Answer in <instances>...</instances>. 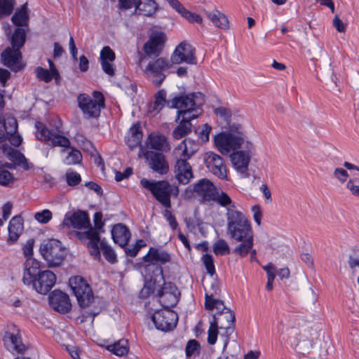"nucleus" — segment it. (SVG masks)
Listing matches in <instances>:
<instances>
[{
  "label": "nucleus",
  "instance_id": "obj_53",
  "mask_svg": "<svg viewBox=\"0 0 359 359\" xmlns=\"http://www.w3.org/2000/svg\"><path fill=\"white\" fill-rule=\"evenodd\" d=\"M219 327L215 325V323L210 322V325L208 329V342L213 345L216 343L217 335H218V329Z\"/></svg>",
  "mask_w": 359,
  "mask_h": 359
},
{
  "label": "nucleus",
  "instance_id": "obj_6",
  "mask_svg": "<svg viewBox=\"0 0 359 359\" xmlns=\"http://www.w3.org/2000/svg\"><path fill=\"white\" fill-rule=\"evenodd\" d=\"M36 128V137L39 140L43 141L52 147H68L70 144L69 140L61 135V131L57 126L56 131H50L47 127L40 121L35 123Z\"/></svg>",
  "mask_w": 359,
  "mask_h": 359
},
{
  "label": "nucleus",
  "instance_id": "obj_7",
  "mask_svg": "<svg viewBox=\"0 0 359 359\" xmlns=\"http://www.w3.org/2000/svg\"><path fill=\"white\" fill-rule=\"evenodd\" d=\"M69 283L79 306L82 308L88 306L94 297L91 287L86 280L81 276H74L69 279Z\"/></svg>",
  "mask_w": 359,
  "mask_h": 359
},
{
  "label": "nucleus",
  "instance_id": "obj_26",
  "mask_svg": "<svg viewBox=\"0 0 359 359\" xmlns=\"http://www.w3.org/2000/svg\"><path fill=\"white\" fill-rule=\"evenodd\" d=\"M216 189L213 183L206 178L201 179L194 184L196 194L201 197L204 201H211Z\"/></svg>",
  "mask_w": 359,
  "mask_h": 359
},
{
  "label": "nucleus",
  "instance_id": "obj_10",
  "mask_svg": "<svg viewBox=\"0 0 359 359\" xmlns=\"http://www.w3.org/2000/svg\"><path fill=\"white\" fill-rule=\"evenodd\" d=\"M194 94L175 96L168 100L167 105L170 108L177 109V119L180 116H191L194 113L199 114L198 109L196 107Z\"/></svg>",
  "mask_w": 359,
  "mask_h": 359
},
{
  "label": "nucleus",
  "instance_id": "obj_19",
  "mask_svg": "<svg viewBox=\"0 0 359 359\" xmlns=\"http://www.w3.org/2000/svg\"><path fill=\"white\" fill-rule=\"evenodd\" d=\"M61 226L78 229H86L90 226V219L87 212L79 210L72 214H66Z\"/></svg>",
  "mask_w": 359,
  "mask_h": 359
},
{
  "label": "nucleus",
  "instance_id": "obj_58",
  "mask_svg": "<svg viewBox=\"0 0 359 359\" xmlns=\"http://www.w3.org/2000/svg\"><path fill=\"white\" fill-rule=\"evenodd\" d=\"M333 175L341 183L345 182L348 177L347 171L341 168L334 169Z\"/></svg>",
  "mask_w": 359,
  "mask_h": 359
},
{
  "label": "nucleus",
  "instance_id": "obj_55",
  "mask_svg": "<svg viewBox=\"0 0 359 359\" xmlns=\"http://www.w3.org/2000/svg\"><path fill=\"white\" fill-rule=\"evenodd\" d=\"M9 339L13 345L14 349L17 352L22 353L25 350V346L22 344L20 337L11 334Z\"/></svg>",
  "mask_w": 359,
  "mask_h": 359
},
{
  "label": "nucleus",
  "instance_id": "obj_27",
  "mask_svg": "<svg viewBox=\"0 0 359 359\" xmlns=\"http://www.w3.org/2000/svg\"><path fill=\"white\" fill-rule=\"evenodd\" d=\"M115 58V53L109 46H104L101 50L100 60L102 70L110 76L115 74V69L113 65Z\"/></svg>",
  "mask_w": 359,
  "mask_h": 359
},
{
  "label": "nucleus",
  "instance_id": "obj_24",
  "mask_svg": "<svg viewBox=\"0 0 359 359\" xmlns=\"http://www.w3.org/2000/svg\"><path fill=\"white\" fill-rule=\"evenodd\" d=\"M143 259L145 262L163 265L171 261V255L161 247H151Z\"/></svg>",
  "mask_w": 359,
  "mask_h": 359
},
{
  "label": "nucleus",
  "instance_id": "obj_64",
  "mask_svg": "<svg viewBox=\"0 0 359 359\" xmlns=\"http://www.w3.org/2000/svg\"><path fill=\"white\" fill-rule=\"evenodd\" d=\"M212 128L208 124L203 125L201 130L199 132L198 137L202 142H206L209 140V135Z\"/></svg>",
  "mask_w": 359,
  "mask_h": 359
},
{
  "label": "nucleus",
  "instance_id": "obj_15",
  "mask_svg": "<svg viewBox=\"0 0 359 359\" xmlns=\"http://www.w3.org/2000/svg\"><path fill=\"white\" fill-rule=\"evenodd\" d=\"M204 163L212 175L221 180H228L226 166L222 156L214 152H207L204 156Z\"/></svg>",
  "mask_w": 359,
  "mask_h": 359
},
{
  "label": "nucleus",
  "instance_id": "obj_2",
  "mask_svg": "<svg viewBox=\"0 0 359 359\" xmlns=\"http://www.w3.org/2000/svg\"><path fill=\"white\" fill-rule=\"evenodd\" d=\"M26 41V33L23 28H17L11 39V47L6 48L1 54L3 64L18 72L22 68L21 48Z\"/></svg>",
  "mask_w": 359,
  "mask_h": 359
},
{
  "label": "nucleus",
  "instance_id": "obj_29",
  "mask_svg": "<svg viewBox=\"0 0 359 359\" xmlns=\"http://www.w3.org/2000/svg\"><path fill=\"white\" fill-rule=\"evenodd\" d=\"M24 229L23 219L21 216L13 217L8 225V243L13 244L18 241Z\"/></svg>",
  "mask_w": 359,
  "mask_h": 359
},
{
  "label": "nucleus",
  "instance_id": "obj_44",
  "mask_svg": "<svg viewBox=\"0 0 359 359\" xmlns=\"http://www.w3.org/2000/svg\"><path fill=\"white\" fill-rule=\"evenodd\" d=\"M82 161V154L78 149H73L68 154L64 160V163L66 165H75L79 163Z\"/></svg>",
  "mask_w": 359,
  "mask_h": 359
},
{
  "label": "nucleus",
  "instance_id": "obj_33",
  "mask_svg": "<svg viewBox=\"0 0 359 359\" xmlns=\"http://www.w3.org/2000/svg\"><path fill=\"white\" fill-rule=\"evenodd\" d=\"M142 136L140 125L139 123H135L129 129L128 135L126 137V144L130 149L140 146Z\"/></svg>",
  "mask_w": 359,
  "mask_h": 359
},
{
  "label": "nucleus",
  "instance_id": "obj_52",
  "mask_svg": "<svg viewBox=\"0 0 359 359\" xmlns=\"http://www.w3.org/2000/svg\"><path fill=\"white\" fill-rule=\"evenodd\" d=\"M202 261L205 266L207 272L210 276H213L215 273V269L212 256L209 254L204 255L202 257Z\"/></svg>",
  "mask_w": 359,
  "mask_h": 359
},
{
  "label": "nucleus",
  "instance_id": "obj_45",
  "mask_svg": "<svg viewBox=\"0 0 359 359\" xmlns=\"http://www.w3.org/2000/svg\"><path fill=\"white\" fill-rule=\"evenodd\" d=\"M4 127L7 135H13L18 130V123L13 116H8L4 121Z\"/></svg>",
  "mask_w": 359,
  "mask_h": 359
},
{
  "label": "nucleus",
  "instance_id": "obj_63",
  "mask_svg": "<svg viewBox=\"0 0 359 359\" xmlns=\"http://www.w3.org/2000/svg\"><path fill=\"white\" fill-rule=\"evenodd\" d=\"M34 243V239H29L23 246V254L27 259L32 257Z\"/></svg>",
  "mask_w": 359,
  "mask_h": 359
},
{
  "label": "nucleus",
  "instance_id": "obj_40",
  "mask_svg": "<svg viewBox=\"0 0 359 359\" xmlns=\"http://www.w3.org/2000/svg\"><path fill=\"white\" fill-rule=\"evenodd\" d=\"M29 17L27 4L22 6L20 10L17 11L12 17L13 22L18 26H25L28 22Z\"/></svg>",
  "mask_w": 359,
  "mask_h": 359
},
{
  "label": "nucleus",
  "instance_id": "obj_42",
  "mask_svg": "<svg viewBox=\"0 0 359 359\" xmlns=\"http://www.w3.org/2000/svg\"><path fill=\"white\" fill-rule=\"evenodd\" d=\"M98 231L99 229L90 227L89 229L83 233H79L78 236L80 239L83 238V237H86L87 239H88L89 241L88 244H93L94 243L100 244L101 241Z\"/></svg>",
  "mask_w": 359,
  "mask_h": 359
},
{
  "label": "nucleus",
  "instance_id": "obj_31",
  "mask_svg": "<svg viewBox=\"0 0 359 359\" xmlns=\"http://www.w3.org/2000/svg\"><path fill=\"white\" fill-rule=\"evenodd\" d=\"M198 117V113H194L191 116H182L180 124L172 131V136L175 139H180L191 131V121Z\"/></svg>",
  "mask_w": 359,
  "mask_h": 359
},
{
  "label": "nucleus",
  "instance_id": "obj_16",
  "mask_svg": "<svg viewBox=\"0 0 359 359\" xmlns=\"http://www.w3.org/2000/svg\"><path fill=\"white\" fill-rule=\"evenodd\" d=\"M170 60L173 64L179 65L185 62L189 65H196L195 49L186 41L180 43L172 53Z\"/></svg>",
  "mask_w": 359,
  "mask_h": 359
},
{
  "label": "nucleus",
  "instance_id": "obj_25",
  "mask_svg": "<svg viewBox=\"0 0 359 359\" xmlns=\"http://www.w3.org/2000/svg\"><path fill=\"white\" fill-rule=\"evenodd\" d=\"M40 263L32 257H28L24 264V273L22 281L25 285H30L37 278L39 271Z\"/></svg>",
  "mask_w": 359,
  "mask_h": 359
},
{
  "label": "nucleus",
  "instance_id": "obj_28",
  "mask_svg": "<svg viewBox=\"0 0 359 359\" xmlns=\"http://www.w3.org/2000/svg\"><path fill=\"white\" fill-rule=\"evenodd\" d=\"M200 147L199 143L191 138L184 139L176 148L175 151L180 158H190Z\"/></svg>",
  "mask_w": 359,
  "mask_h": 359
},
{
  "label": "nucleus",
  "instance_id": "obj_34",
  "mask_svg": "<svg viewBox=\"0 0 359 359\" xmlns=\"http://www.w3.org/2000/svg\"><path fill=\"white\" fill-rule=\"evenodd\" d=\"M158 9V4L154 0H138L135 13L144 16H152Z\"/></svg>",
  "mask_w": 359,
  "mask_h": 359
},
{
  "label": "nucleus",
  "instance_id": "obj_22",
  "mask_svg": "<svg viewBox=\"0 0 359 359\" xmlns=\"http://www.w3.org/2000/svg\"><path fill=\"white\" fill-rule=\"evenodd\" d=\"M205 290V307L208 310H213L214 309H219L223 306V302L214 298V296L219 292L218 283L217 280H212L211 283H206Z\"/></svg>",
  "mask_w": 359,
  "mask_h": 359
},
{
  "label": "nucleus",
  "instance_id": "obj_46",
  "mask_svg": "<svg viewBox=\"0 0 359 359\" xmlns=\"http://www.w3.org/2000/svg\"><path fill=\"white\" fill-rule=\"evenodd\" d=\"M214 252L217 255H229L230 253V249L226 241L220 239L217 241L213 247Z\"/></svg>",
  "mask_w": 359,
  "mask_h": 359
},
{
  "label": "nucleus",
  "instance_id": "obj_38",
  "mask_svg": "<svg viewBox=\"0 0 359 359\" xmlns=\"http://www.w3.org/2000/svg\"><path fill=\"white\" fill-rule=\"evenodd\" d=\"M107 349L114 355L122 357L128 354L129 345L127 339H122L107 346Z\"/></svg>",
  "mask_w": 359,
  "mask_h": 359
},
{
  "label": "nucleus",
  "instance_id": "obj_60",
  "mask_svg": "<svg viewBox=\"0 0 359 359\" xmlns=\"http://www.w3.org/2000/svg\"><path fill=\"white\" fill-rule=\"evenodd\" d=\"M182 15L187 19L188 21L191 22H202V18L194 13L189 12L185 9L184 12L182 14Z\"/></svg>",
  "mask_w": 359,
  "mask_h": 359
},
{
  "label": "nucleus",
  "instance_id": "obj_13",
  "mask_svg": "<svg viewBox=\"0 0 359 359\" xmlns=\"http://www.w3.org/2000/svg\"><path fill=\"white\" fill-rule=\"evenodd\" d=\"M214 142L217 149L226 155L231 151L238 149L243 142V138L231 133H220L215 136Z\"/></svg>",
  "mask_w": 359,
  "mask_h": 359
},
{
  "label": "nucleus",
  "instance_id": "obj_50",
  "mask_svg": "<svg viewBox=\"0 0 359 359\" xmlns=\"http://www.w3.org/2000/svg\"><path fill=\"white\" fill-rule=\"evenodd\" d=\"M66 182L70 187L79 184L81 181V175L73 170H69L65 174Z\"/></svg>",
  "mask_w": 359,
  "mask_h": 359
},
{
  "label": "nucleus",
  "instance_id": "obj_17",
  "mask_svg": "<svg viewBox=\"0 0 359 359\" xmlns=\"http://www.w3.org/2000/svg\"><path fill=\"white\" fill-rule=\"evenodd\" d=\"M144 156L149 167L160 175H165L169 170V165L165 156L161 153L146 151Z\"/></svg>",
  "mask_w": 359,
  "mask_h": 359
},
{
  "label": "nucleus",
  "instance_id": "obj_3",
  "mask_svg": "<svg viewBox=\"0 0 359 359\" xmlns=\"http://www.w3.org/2000/svg\"><path fill=\"white\" fill-rule=\"evenodd\" d=\"M226 232L231 238L241 241L253 236L251 224L245 215L237 208L227 210Z\"/></svg>",
  "mask_w": 359,
  "mask_h": 359
},
{
  "label": "nucleus",
  "instance_id": "obj_56",
  "mask_svg": "<svg viewBox=\"0 0 359 359\" xmlns=\"http://www.w3.org/2000/svg\"><path fill=\"white\" fill-rule=\"evenodd\" d=\"M214 111L217 116H220L226 122L230 121V118L231 116V112L229 109H228L225 107H217V108L215 109Z\"/></svg>",
  "mask_w": 359,
  "mask_h": 359
},
{
  "label": "nucleus",
  "instance_id": "obj_21",
  "mask_svg": "<svg viewBox=\"0 0 359 359\" xmlns=\"http://www.w3.org/2000/svg\"><path fill=\"white\" fill-rule=\"evenodd\" d=\"M56 276L55 273L51 271L46 270L39 274L32 285L39 293L46 294L54 286Z\"/></svg>",
  "mask_w": 359,
  "mask_h": 359
},
{
  "label": "nucleus",
  "instance_id": "obj_41",
  "mask_svg": "<svg viewBox=\"0 0 359 359\" xmlns=\"http://www.w3.org/2000/svg\"><path fill=\"white\" fill-rule=\"evenodd\" d=\"M100 248L107 261L111 264H114L117 262L116 255L114 250L104 240L100 241Z\"/></svg>",
  "mask_w": 359,
  "mask_h": 359
},
{
  "label": "nucleus",
  "instance_id": "obj_49",
  "mask_svg": "<svg viewBox=\"0 0 359 359\" xmlns=\"http://www.w3.org/2000/svg\"><path fill=\"white\" fill-rule=\"evenodd\" d=\"M14 0H0V16L8 15L13 10Z\"/></svg>",
  "mask_w": 359,
  "mask_h": 359
},
{
  "label": "nucleus",
  "instance_id": "obj_14",
  "mask_svg": "<svg viewBox=\"0 0 359 359\" xmlns=\"http://www.w3.org/2000/svg\"><path fill=\"white\" fill-rule=\"evenodd\" d=\"M151 320L156 329L167 332L176 327L178 316L170 309L158 310L151 316Z\"/></svg>",
  "mask_w": 359,
  "mask_h": 359
},
{
  "label": "nucleus",
  "instance_id": "obj_43",
  "mask_svg": "<svg viewBox=\"0 0 359 359\" xmlns=\"http://www.w3.org/2000/svg\"><path fill=\"white\" fill-rule=\"evenodd\" d=\"M166 92L164 90H160L156 95L154 102L151 104V109L154 111L158 112L163 107L168 101L165 100Z\"/></svg>",
  "mask_w": 359,
  "mask_h": 359
},
{
  "label": "nucleus",
  "instance_id": "obj_37",
  "mask_svg": "<svg viewBox=\"0 0 359 359\" xmlns=\"http://www.w3.org/2000/svg\"><path fill=\"white\" fill-rule=\"evenodd\" d=\"M205 13L208 18L215 27L223 29H227L229 28V20L224 13L217 10L206 11Z\"/></svg>",
  "mask_w": 359,
  "mask_h": 359
},
{
  "label": "nucleus",
  "instance_id": "obj_8",
  "mask_svg": "<svg viewBox=\"0 0 359 359\" xmlns=\"http://www.w3.org/2000/svg\"><path fill=\"white\" fill-rule=\"evenodd\" d=\"M221 311H217L213 316L212 323L218 326L220 330H225L226 339L224 343V349L226 348L229 337L233 333L235 330V314L233 311L224 305L219 309Z\"/></svg>",
  "mask_w": 359,
  "mask_h": 359
},
{
  "label": "nucleus",
  "instance_id": "obj_9",
  "mask_svg": "<svg viewBox=\"0 0 359 359\" xmlns=\"http://www.w3.org/2000/svg\"><path fill=\"white\" fill-rule=\"evenodd\" d=\"M170 67L169 61L164 57H158L151 60L143 69L146 77L151 79L156 86L161 85L165 78L164 72Z\"/></svg>",
  "mask_w": 359,
  "mask_h": 359
},
{
  "label": "nucleus",
  "instance_id": "obj_59",
  "mask_svg": "<svg viewBox=\"0 0 359 359\" xmlns=\"http://www.w3.org/2000/svg\"><path fill=\"white\" fill-rule=\"evenodd\" d=\"M8 155L11 160L17 162L19 165L26 161L25 156L18 151L12 150L8 153Z\"/></svg>",
  "mask_w": 359,
  "mask_h": 359
},
{
  "label": "nucleus",
  "instance_id": "obj_36",
  "mask_svg": "<svg viewBox=\"0 0 359 359\" xmlns=\"http://www.w3.org/2000/svg\"><path fill=\"white\" fill-rule=\"evenodd\" d=\"M211 201H213L221 207L226 208V210L231 208H236L235 203L231 198L221 189H216Z\"/></svg>",
  "mask_w": 359,
  "mask_h": 359
},
{
  "label": "nucleus",
  "instance_id": "obj_20",
  "mask_svg": "<svg viewBox=\"0 0 359 359\" xmlns=\"http://www.w3.org/2000/svg\"><path fill=\"white\" fill-rule=\"evenodd\" d=\"M49 304L53 310L62 313L69 312L72 308L69 296L60 290H54L49 295Z\"/></svg>",
  "mask_w": 359,
  "mask_h": 359
},
{
  "label": "nucleus",
  "instance_id": "obj_57",
  "mask_svg": "<svg viewBox=\"0 0 359 359\" xmlns=\"http://www.w3.org/2000/svg\"><path fill=\"white\" fill-rule=\"evenodd\" d=\"M199 348L198 342L195 339L189 340L186 346V355L187 357L192 355Z\"/></svg>",
  "mask_w": 359,
  "mask_h": 359
},
{
  "label": "nucleus",
  "instance_id": "obj_11",
  "mask_svg": "<svg viewBox=\"0 0 359 359\" xmlns=\"http://www.w3.org/2000/svg\"><path fill=\"white\" fill-rule=\"evenodd\" d=\"M95 100L86 94L78 97L79 107L88 117H97L104 106V97L101 93L94 92Z\"/></svg>",
  "mask_w": 359,
  "mask_h": 359
},
{
  "label": "nucleus",
  "instance_id": "obj_12",
  "mask_svg": "<svg viewBox=\"0 0 359 359\" xmlns=\"http://www.w3.org/2000/svg\"><path fill=\"white\" fill-rule=\"evenodd\" d=\"M156 295L158 297L161 305L165 309H170L175 307L177 304L180 292L174 283L164 282L156 290Z\"/></svg>",
  "mask_w": 359,
  "mask_h": 359
},
{
  "label": "nucleus",
  "instance_id": "obj_35",
  "mask_svg": "<svg viewBox=\"0 0 359 359\" xmlns=\"http://www.w3.org/2000/svg\"><path fill=\"white\" fill-rule=\"evenodd\" d=\"M148 144L151 149L161 151H166L170 149L167 138L160 134H150L148 137Z\"/></svg>",
  "mask_w": 359,
  "mask_h": 359
},
{
  "label": "nucleus",
  "instance_id": "obj_47",
  "mask_svg": "<svg viewBox=\"0 0 359 359\" xmlns=\"http://www.w3.org/2000/svg\"><path fill=\"white\" fill-rule=\"evenodd\" d=\"M35 73L39 80L45 81L46 83H48L53 79H55V76L51 72H50L48 69L41 67L36 68Z\"/></svg>",
  "mask_w": 359,
  "mask_h": 359
},
{
  "label": "nucleus",
  "instance_id": "obj_54",
  "mask_svg": "<svg viewBox=\"0 0 359 359\" xmlns=\"http://www.w3.org/2000/svg\"><path fill=\"white\" fill-rule=\"evenodd\" d=\"M34 218L40 223L46 224L52 219V212L49 210H43L36 212Z\"/></svg>",
  "mask_w": 359,
  "mask_h": 359
},
{
  "label": "nucleus",
  "instance_id": "obj_18",
  "mask_svg": "<svg viewBox=\"0 0 359 359\" xmlns=\"http://www.w3.org/2000/svg\"><path fill=\"white\" fill-rule=\"evenodd\" d=\"M165 35L162 32H152L144 44L143 50L149 56H158L164 46Z\"/></svg>",
  "mask_w": 359,
  "mask_h": 359
},
{
  "label": "nucleus",
  "instance_id": "obj_1",
  "mask_svg": "<svg viewBox=\"0 0 359 359\" xmlns=\"http://www.w3.org/2000/svg\"><path fill=\"white\" fill-rule=\"evenodd\" d=\"M294 323L288 330V338L299 353L309 352L313 348L318 333L300 319H296Z\"/></svg>",
  "mask_w": 359,
  "mask_h": 359
},
{
  "label": "nucleus",
  "instance_id": "obj_51",
  "mask_svg": "<svg viewBox=\"0 0 359 359\" xmlns=\"http://www.w3.org/2000/svg\"><path fill=\"white\" fill-rule=\"evenodd\" d=\"M14 177L8 170H0V184L9 187L13 183Z\"/></svg>",
  "mask_w": 359,
  "mask_h": 359
},
{
  "label": "nucleus",
  "instance_id": "obj_61",
  "mask_svg": "<svg viewBox=\"0 0 359 359\" xmlns=\"http://www.w3.org/2000/svg\"><path fill=\"white\" fill-rule=\"evenodd\" d=\"M252 212L253 214V219L257 225L261 224V221L262 218V212L261 210V207L259 205H255L251 208Z\"/></svg>",
  "mask_w": 359,
  "mask_h": 359
},
{
  "label": "nucleus",
  "instance_id": "obj_32",
  "mask_svg": "<svg viewBox=\"0 0 359 359\" xmlns=\"http://www.w3.org/2000/svg\"><path fill=\"white\" fill-rule=\"evenodd\" d=\"M231 158L236 170L241 173L247 172L250 163V156L247 152L243 151L233 152L231 156Z\"/></svg>",
  "mask_w": 359,
  "mask_h": 359
},
{
  "label": "nucleus",
  "instance_id": "obj_30",
  "mask_svg": "<svg viewBox=\"0 0 359 359\" xmlns=\"http://www.w3.org/2000/svg\"><path fill=\"white\" fill-rule=\"evenodd\" d=\"M111 236L115 243L126 247L130 238V233L126 225L117 224L111 229Z\"/></svg>",
  "mask_w": 359,
  "mask_h": 359
},
{
  "label": "nucleus",
  "instance_id": "obj_4",
  "mask_svg": "<svg viewBox=\"0 0 359 359\" xmlns=\"http://www.w3.org/2000/svg\"><path fill=\"white\" fill-rule=\"evenodd\" d=\"M140 184L149 190L156 201L167 209L171 207V196L177 197L179 194L178 187L168 181H155L143 178L140 181Z\"/></svg>",
  "mask_w": 359,
  "mask_h": 359
},
{
  "label": "nucleus",
  "instance_id": "obj_5",
  "mask_svg": "<svg viewBox=\"0 0 359 359\" xmlns=\"http://www.w3.org/2000/svg\"><path fill=\"white\" fill-rule=\"evenodd\" d=\"M39 251L48 267L60 266L66 257L65 248L55 239H50L42 243Z\"/></svg>",
  "mask_w": 359,
  "mask_h": 359
},
{
  "label": "nucleus",
  "instance_id": "obj_39",
  "mask_svg": "<svg viewBox=\"0 0 359 359\" xmlns=\"http://www.w3.org/2000/svg\"><path fill=\"white\" fill-rule=\"evenodd\" d=\"M237 241L241 242V243L233 249V253L240 256L241 257H245L253 247V236H250L249 238H245L241 241Z\"/></svg>",
  "mask_w": 359,
  "mask_h": 359
},
{
  "label": "nucleus",
  "instance_id": "obj_62",
  "mask_svg": "<svg viewBox=\"0 0 359 359\" xmlns=\"http://www.w3.org/2000/svg\"><path fill=\"white\" fill-rule=\"evenodd\" d=\"M259 190L263 194L264 197L265 202L266 203H270L272 202V197L271 191L268 187V185L265 183L261 184L259 188Z\"/></svg>",
  "mask_w": 359,
  "mask_h": 359
},
{
  "label": "nucleus",
  "instance_id": "obj_48",
  "mask_svg": "<svg viewBox=\"0 0 359 359\" xmlns=\"http://www.w3.org/2000/svg\"><path fill=\"white\" fill-rule=\"evenodd\" d=\"M348 264L352 273H355L356 268H359V248L354 249L349 255Z\"/></svg>",
  "mask_w": 359,
  "mask_h": 359
},
{
  "label": "nucleus",
  "instance_id": "obj_23",
  "mask_svg": "<svg viewBox=\"0 0 359 359\" xmlns=\"http://www.w3.org/2000/svg\"><path fill=\"white\" fill-rule=\"evenodd\" d=\"M187 159H177L175 165V177L177 182L182 184H187L193 178V172L190 164Z\"/></svg>",
  "mask_w": 359,
  "mask_h": 359
}]
</instances>
